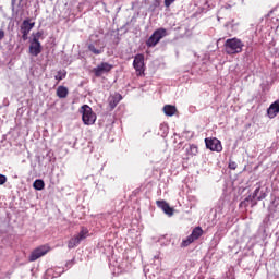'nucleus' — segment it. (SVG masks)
<instances>
[{
	"instance_id": "obj_1",
	"label": "nucleus",
	"mask_w": 279,
	"mask_h": 279,
	"mask_svg": "<svg viewBox=\"0 0 279 279\" xmlns=\"http://www.w3.org/2000/svg\"><path fill=\"white\" fill-rule=\"evenodd\" d=\"M245 44L243 40L236 37L229 38L223 44L225 52L227 56H236V53H242Z\"/></svg>"
},
{
	"instance_id": "obj_2",
	"label": "nucleus",
	"mask_w": 279,
	"mask_h": 279,
	"mask_svg": "<svg viewBox=\"0 0 279 279\" xmlns=\"http://www.w3.org/2000/svg\"><path fill=\"white\" fill-rule=\"evenodd\" d=\"M82 114V121L84 125H95V121H97V114L93 112V108L88 105H83L80 110Z\"/></svg>"
},
{
	"instance_id": "obj_3",
	"label": "nucleus",
	"mask_w": 279,
	"mask_h": 279,
	"mask_svg": "<svg viewBox=\"0 0 279 279\" xmlns=\"http://www.w3.org/2000/svg\"><path fill=\"white\" fill-rule=\"evenodd\" d=\"M88 238V229L86 228H82L81 231L72 236L69 242H68V248L69 250H75V247H77V245H80L82 243V241H84V239Z\"/></svg>"
},
{
	"instance_id": "obj_4",
	"label": "nucleus",
	"mask_w": 279,
	"mask_h": 279,
	"mask_svg": "<svg viewBox=\"0 0 279 279\" xmlns=\"http://www.w3.org/2000/svg\"><path fill=\"white\" fill-rule=\"evenodd\" d=\"M167 36V31L165 28H158L156 29L150 37L146 40V46L147 47H156L162 38Z\"/></svg>"
},
{
	"instance_id": "obj_5",
	"label": "nucleus",
	"mask_w": 279,
	"mask_h": 279,
	"mask_svg": "<svg viewBox=\"0 0 279 279\" xmlns=\"http://www.w3.org/2000/svg\"><path fill=\"white\" fill-rule=\"evenodd\" d=\"M29 19H26L22 22V25L20 26V32L22 34V39L27 40L29 33L32 29H34L36 22H29Z\"/></svg>"
},
{
	"instance_id": "obj_6",
	"label": "nucleus",
	"mask_w": 279,
	"mask_h": 279,
	"mask_svg": "<svg viewBox=\"0 0 279 279\" xmlns=\"http://www.w3.org/2000/svg\"><path fill=\"white\" fill-rule=\"evenodd\" d=\"M133 68L137 75H143V73H145V56H143V53H138L134 57Z\"/></svg>"
},
{
	"instance_id": "obj_7",
	"label": "nucleus",
	"mask_w": 279,
	"mask_h": 279,
	"mask_svg": "<svg viewBox=\"0 0 279 279\" xmlns=\"http://www.w3.org/2000/svg\"><path fill=\"white\" fill-rule=\"evenodd\" d=\"M49 250H50V247L47 245L38 246L31 253L28 260L31 263H34V262L38 260V258H43V256H45L49 252Z\"/></svg>"
},
{
	"instance_id": "obj_8",
	"label": "nucleus",
	"mask_w": 279,
	"mask_h": 279,
	"mask_svg": "<svg viewBox=\"0 0 279 279\" xmlns=\"http://www.w3.org/2000/svg\"><path fill=\"white\" fill-rule=\"evenodd\" d=\"M205 145L207 149L210 151H222L223 146H221V141L217 140L216 137L205 138Z\"/></svg>"
},
{
	"instance_id": "obj_9",
	"label": "nucleus",
	"mask_w": 279,
	"mask_h": 279,
	"mask_svg": "<svg viewBox=\"0 0 279 279\" xmlns=\"http://www.w3.org/2000/svg\"><path fill=\"white\" fill-rule=\"evenodd\" d=\"M113 65L108 62H101L96 68H94V74L96 77H101L104 73H110L112 71Z\"/></svg>"
},
{
	"instance_id": "obj_10",
	"label": "nucleus",
	"mask_w": 279,
	"mask_h": 279,
	"mask_svg": "<svg viewBox=\"0 0 279 279\" xmlns=\"http://www.w3.org/2000/svg\"><path fill=\"white\" fill-rule=\"evenodd\" d=\"M43 53V46L40 45V41H33L31 40L29 45V54L34 56V58L40 56Z\"/></svg>"
},
{
	"instance_id": "obj_11",
	"label": "nucleus",
	"mask_w": 279,
	"mask_h": 279,
	"mask_svg": "<svg viewBox=\"0 0 279 279\" xmlns=\"http://www.w3.org/2000/svg\"><path fill=\"white\" fill-rule=\"evenodd\" d=\"M279 113V99L272 102L269 108L267 109V117L269 119H276Z\"/></svg>"
},
{
	"instance_id": "obj_12",
	"label": "nucleus",
	"mask_w": 279,
	"mask_h": 279,
	"mask_svg": "<svg viewBox=\"0 0 279 279\" xmlns=\"http://www.w3.org/2000/svg\"><path fill=\"white\" fill-rule=\"evenodd\" d=\"M121 99H123V96H121V94L116 93L111 96H109V107L111 108V110H114L117 108V106H119Z\"/></svg>"
},
{
	"instance_id": "obj_13",
	"label": "nucleus",
	"mask_w": 279,
	"mask_h": 279,
	"mask_svg": "<svg viewBox=\"0 0 279 279\" xmlns=\"http://www.w3.org/2000/svg\"><path fill=\"white\" fill-rule=\"evenodd\" d=\"M157 206L158 208L163 210V213L168 215V217H173V208L169 206V203H167L166 201H157Z\"/></svg>"
},
{
	"instance_id": "obj_14",
	"label": "nucleus",
	"mask_w": 279,
	"mask_h": 279,
	"mask_svg": "<svg viewBox=\"0 0 279 279\" xmlns=\"http://www.w3.org/2000/svg\"><path fill=\"white\" fill-rule=\"evenodd\" d=\"M250 197L252 199L257 198V202H263V199H265V197H267V193H265L264 191H260V186H258L255 189V191L253 192V194Z\"/></svg>"
},
{
	"instance_id": "obj_15",
	"label": "nucleus",
	"mask_w": 279,
	"mask_h": 279,
	"mask_svg": "<svg viewBox=\"0 0 279 279\" xmlns=\"http://www.w3.org/2000/svg\"><path fill=\"white\" fill-rule=\"evenodd\" d=\"M57 97H59V99H66V97H69V88L60 85L57 88Z\"/></svg>"
},
{
	"instance_id": "obj_16",
	"label": "nucleus",
	"mask_w": 279,
	"mask_h": 279,
	"mask_svg": "<svg viewBox=\"0 0 279 279\" xmlns=\"http://www.w3.org/2000/svg\"><path fill=\"white\" fill-rule=\"evenodd\" d=\"M178 109H175V106L172 105H166L163 107V112L166 117H173V114H175Z\"/></svg>"
},
{
	"instance_id": "obj_17",
	"label": "nucleus",
	"mask_w": 279,
	"mask_h": 279,
	"mask_svg": "<svg viewBox=\"0 0 279 279\" xmlns=\"http://www.w3.org/2000/svg\"><path fill=\"white\" fill-rule=\"evenodd\" d=\"M202 234H204L202 227H195L190 235L194 241H197Z\"/></svg>"
},
{
	"instance_id": "obj_18",
	"label": "nucleus",
	"mask_w": 279,
	"mask_h": 279,
	"mask_svg": "<svg viewBox=\"0 0 279 279\" xmlns=\"http://www.w3.org/2000/svg\"><path fill=\"white\" fill-rule=\"evenodd\" d=\"M88 50L94 53V56H101L104 52V47L96 48L93 44L88 45Z\"/></svg>"
},
{
	"instance_id": "obj_19",
	"label": "nucleus",
	"mask_w": 279,
	"mask_h": 279,
	"mask_svg": "<svg viewBox=\"0 0 279 279\" xmlns=\"http://www.w3.org/2000/svg\"><path fill=\"white\" fill-rule=\"evenodd\" d=\"M197 151H198V148H197V145L195 144H191L189 148H186L187 156H197Z\"/></svg>"
},
{
	"instance_id": "obj_20",
	"label": "nucleus",
	"mask_w": 279,
	"mask_h": 279,
	"mask_svg": "<svg viewBox=\"0 0 279 279\" xmlns=\"http://www.w3.org/2000/svg\"><path fill=\"white\" fill-rule=\"evenodd\" d=\"M33 186L35 191H43V189H45V181L37 179L34 181Z\"/></svg>"
},
{
	"instance_id": "obj_21",
	"label": "nucleus",
	"mask_w": 279,
	"mask_h": 279,
	"mask_svg": "<svg viewBox=\"0 0 279 279\" xmlns=\"http://www.w3.org/2000/svg\"><path fill=\"white\" fill-rule=\"evenodd\" d=\"M66 78V71L65 70H60L58 71L57 75L54 76V80L58 82H62V80Z\"/></svg>"
},
{
	"instance_id": "obj_22",
	"label": "nucleus",
	"mask_w": 279,
	"mask_h": 279,
	"mask_svg": "<svg viewBox=\"0 0 279 279\" xmlns=\"http://www.w3.org/2000/svg\"><path fill=\"white\" fill-rule=\"evenodd\" d=\"M194 239L189 235L186 239H183L182 240V243H181V247H189V245H191V243H194Z\"/></svg>"
},
{
	"instance_id": "obj_23",
	"label": "nucleus",
	"mask_w": 279,
	"mask_h": 279,
	"mask_svg": "<svg viewBox=\"0 0 279 279\" xmlns=\"http://www.w3.org/2000/svg\"><path fill=\"white\" fill-rule=\"evenodd\" d=\"M45 34L43 31H38L37 33L33 34V41L40 43V37Z\"/></svg>"
},
{
	"instance_id": "obj_24",
	"label": "nucleus",
	"mask_w": 279,
	"mask_h": 279,
	"mask_svg": "<svg viewBox=\"0 0 279 279\" xmlns=\"http://www.w3.org/2000/svg\"><path fill=\"white\" fill-rule=\"evenodd\" d=\"M160 130L162 132L161 136H166L169 132V126L167 124H160Z\"/></svg>"
},
{
	"instance_id": "obj_25",
	"label": "nucleus",
	"mask_w": 279,
	"mask_h": 279,
	"mask_svg": "<svg viewBox=\"0 0 279 279\" xmlns=\"http://www.w3.org/2000/svg\"><path fill=\"white\" fill-rule=\"evenodd\" d=\"M8 182V177L0 174V186H3Z\"/></svg>"
},
{
	"instance_id": "obj_26",
	"label": "nucleus",
	"mask_w": 279,
	"mask_h": 279,
	"mask_svg": "<svg viewBox=\"0 0 279 279\" xmlns=\"http://www.w3.org/2000/svg\"><path fill=\"white\" fill-rule=\"evenodd\" d=\"M163 3L166 8H171L175 3V0H165Z\"/></svg>"
},
{
	"instance_id": "obj_27",
	"label": "nucleus",
	"mask_w": 279,
	"mask_h": 279,
	"mask_svg": "<svg viewBox=\"0 0 279 279\" xmlns=\"http://www.w3.org/2000/svg\"><path fill=\"white\" fill-rule=\"evenodd\" d=\"M236 167H238L236 162H234V161L229 162V169H232L234 171V169H236Z\"/></svg>"
},
{
	"instance_id": "obj_28",
	"label": "nucleus",
	"mask_w": 279,
	"mask_h": 279,
	"mask_svg": "<svg viewBox=\"0 0 279 279\" xmlns=\"http://www.w3.org/2000/svg\"><path fill=\"white\" fill-rule=\"evenodd\" d=\"M221 10H232V4H225L221 7Z\"/></svg>"
},
{
	"instance_id": "obj_29",
	"label": "nucleus",
	"mask_w": 279,
	"mask_h": 279,
	"mask_svg": "<svg viewBox=\"0 0 279 279\" xmlns=\"http://www.w3.org/2000/svg\"><path fill=\"white\" fill-rule=\"evenodd\" d=\"M5 38V32L3 29H0V40H3Z\"/></svg>"
},
{
	"instance_id": "obj_30",
	"label": "nucleus",
	"mask_w": 279,
	"mask_h": 279,
	"mask_svg": "<svg viewBox=\"0 0 279 279\" xmlns=\"http://www.w3.org/2000/svg\"><path fill=\"white\" fill-rule=\"evenodd\" d=\"M11 5H12V10H14V8L16 5V0H11Z\"/></svg>"
},
{
	"instance_id": "obj_31",
	"label": "nucleus",
	"mask_w": 279,
	"mask_h": 279,
	"mask_svg": "<svg viewBox=\"0 0 279 279\" xmlns=\"http://www.w3.org/2000/svg\"><path fill=\"white\" fill-rule=\"evenodd\" d=\"M22 3H23V0H19V8H23V5H22Z\"/></svg>"
},
{
	"instance_id": "obj_32",
	"label": "nucleus",
	"mask_w": 279,
	"mask_h": 279,
	"mask_svg": "<svg viewBox=\"0 0 279 279\" xmlns=\"http://www.w3.org/2000/svg\"><path fill=\"white\" fill-rule=\"evenodd\" d=\"M69 265H70V267H71V265H73V263H72V262H69V263L66 264V266L69 267Z\"/></svg>"
}]
</instances>
